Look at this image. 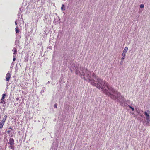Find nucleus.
I'll return each instance as SVG.
<instances>
[{
  "instance_id": "obj_13",
  "label": "nucleus",
  "mask_w": 150,
  "mask_h": 150,
  "mask_svg": "<svg viewBox=\"0 0 150 150\" xmlns=\"http://www.w3.org/2000/svg\"><path fill=\"white\" fill-rule=\"evenodd\" d=\"M140 7L141 8H143L144 7V6L143 4H141L140 5Z\"/></svg>"
},
{
  "instance_id": "obj_10",
  "label": "nucleus",
  "mask_w": 150,
  "mask_h": 150,
  "mask_svg": "<svg viewBox=\"0 0 150 150\" xmlns=\"http://www.w3.org/2000/svg\"><path fill=\"white\" fill-rule=\"evenodd\" d=\"M13 49L14 50L13 54L14 55H16V54H17V50H16V49L15 47H14L13 48Z\"/></svg>"
},
{
  "instance_id": "obj_3",
  "label": "nucleus",
  "mask_w": 150,
  "mask_h": 150,
  "mask_svg": "<svg viewBox=\"0 0 150 150\" xmlns=\"http://www.w3.org/2000/svg\"><path fill=\"white\" fill-rule=\"evenodd\" d=\"M81 75L85 76L86 78L85 77L83 78L85 80H86L88 79V81L91 83V82L93 81H94V79H96V76L93 73H91L86 69H84L82 73L81 74Z\"/></svg>"
},
{
  "instance_id": "obj_17",
  "label": "nucleus",
  "mask_w": 150,
  "mask_h": 150,
  "mask_svg": "<svg viewBox=\"0 0 150 150\" xmlns=\"http://www.w3.org/2000/svg\"><path fill=\"white\" fill-rule=\"evenodd\" d=\"M13 145H11L10 146H9V148L13 149Z\"/></svg>"
},
{
  "instance_id": "obj_6",
  "label": "nucleus",
  "mask_w": 150,
  "mask_h": 150,
  "mask_svg": "<svg viewBox=\"0 0 150 150\" xmlns=\"http://www.w3.org/2000/svg\"><path fill=\"white\" fill-rule=\"evenodd\" d=\"M11 76V74L8 73L6 74V80L7 81H9Z\"/></svg>"
},
{
  "instance_id": "obj_12",
  "label": "nucleus",
  "mask_w": 150,
  "mask_h": 150,
  "mask_svg": "<svg viewBox=\"0 0 150 150\" xmlns=\"http://www.w3.org/2000/svg\"><path fill=\"white\" fill-rule=\"evenodd\" d=\"M15 29L16 33H18L19 32V30L17 28H16Z\"/></svg>"
},
{
  "instance_id": "obj_14",
  "label": "nucleus",
  "mask_w": 150,
  "mask_h": 150,
  "mask_svg": "<svg viewBox=\"0 0 150 150\" xmlns=\"http://www.w3.org/2000/svg\"><path fill=\"white\" fill-rule=\"evenodd\" d=\"M64 6V4H62V7L61 8V9L62 10H65V8H63V7Z\"/></svg>"
},
{
  "instance_id": "obj_2",
  "label": "nucleus",
  "mask_w": 150,
  "mask_h": 150,
  "mask_svg": "<svg viewBox=\"0 0 150 150\" xmlns=\"http://www.w3.org/2000/svg\"><path fill=\"white\" fill-rule=\"evenodd\" d=\"M91 84L99 89H101L104 93L107 90V86H110L105 82L103 81L101 79L97 77L96 79H94V81L91 82Z\"/></svg>"
},
{
  "instance_id": "obj_9",
  "label": "nucleus",
  "mask_w": 150,
  "mask_h": 150,
  "mask_svg": "<svg viewBox=\"0 0 150 150\" xmlns=\"http://www.w3.org/2000/svg\"><path fill=\"white\" fill-rule=\"evenodd\" d=\"M128 48L127 47H125L123 53L126 54L128 50Z\"/></svg>"
},
{
  "instance_id": "obj_19",
  "label": "nucleus",
  "mask_w": 150,
  "mask_h": 150,
  "mask_svg": "<svg viewBox=\"0 0 150 150\" xmlns=\"http://www.w3.org/2000/svg\"><path fill=\"white\" fill-rule=\"evenodd\" d=\"M15 24L16 25H17V22L16 21H15Z\"/></svg>"
},
{
  "instance_id": "obj_8",
  "label": "nucleus",
  "mask_w": 150,
  "mask_h": 150,
  "mask_svg": "<svg viewBox=\"0 0 150 150\" xmlns=\"http://www.w3.org/2000/svg\"><path fill=\"white\" fill-rule=\"evenodd\" d=\"M126 54H125V53H122V60L123 61H121V63L122 62H123V60H124V59H125V57L126 56Z\"/></svg>"
},
{
  "instance_id": "obj_7",
  "label": "nucleus",
  "mask_w": 150,
  "mask_h": 150,
  "mask_svg": "<svg viewBox=\"0 0 150 150\" xmlns=\"http://www.w3.org/2000/svg\"><path fill=\"white\" fill-rule=\"evenodd\" d=\"M11 145H13L14 144V140L12 138H10L9 139V142H8Z\"/></svg>"
},
{
  "instance_id": "obj_22",
  "label": "nucleus",
  "mask_w": 150,
  "mask_h": 150,
  "mask_svg": "<svg viewBox=\"0 0 150 150\" xmlns=\"http://www.w3.org/2000/svg\"><path fill=\"white\" fill-rule=\"evenodd\" d=\"M9 132V131L8 130V132Z\"/></svg>"
},
{
  "instance_id": "obj_20",
  "label": "nucleus",
  "mask_w": 150,
  "mask_h": 150,
  "mask_svg": "<svg viewBox=\"0 0 150 150\" xmlns=\"http://www.w3.org/2000/svg\"><path fill=\"white\" fill-rule=\"evenodd\" d=\"M9 129H12V128H9Z\"/></svg>"
},
{
  "instance_id": "obj_15",
  "label": "nucleus",
  "mask_w": 150,
  "mask_h": 150,
  "mask_svg": "<svg viewBox=\"0 0 150 150\" xmlns=\"http://www.w3.org/2000/svg\"><path fill=\"white\" fill-rule=\"evenodd\" d=\"M129 106L132 110L133 111L134 110V108L131 106L130 105Z\"/></svg>"
},
{
  "instance_id": "obj_11",
  "label": "nucleus",
  "mask_w": 150,
  "mask_h": 150,
  "mask_svg": "<svg viewBox=\"0 0 150 150\" xmlns=\"http://www.w3.org/2000/svg\"><path fill=\"white\" fill-rule=\"evenodd\" d=\"M6 96V95L5 94H3V95H2V98L1 99V100H2L3 99H4V97L5 96Z\"/></svg>"
},
{
  "instance_id": "obj_16",
  "label": "nucleus",
  "mask_w": 150,
  "mask_h": 150,
  "mask_svg": "<svg viewBox=\"0 0 150 150\" xmlns=\"http://www.w3.org/2000/svg\"><path fill=\"white\" fill-rule=\"evenodd\" d=\"M15 57H16V56H15V55H14L13 56V61H15L16 60V58H15Z\"/></svg>"
},
{
  "instance_id": "obj_18",
  "label": "nucleus",
  "mask_w": 150,
  "mask_h": 150,
  "mask_svg": "<svg viewBox=\"0 0 150 150\" xmlns=\"http://www.w3.org/2000/svg\"><path fill=\"white\" fill-rule=\"evenodd\" d=\"M57 104H55L54 105V107L57 108Z\"/></svg>"
},
{
  "instance_id": "obj_23",
  "label": "nucleus",
  "mask_w": 150,
  "mask_h": 150,
  "mask_svg": "<svg viewBox=\"0 0 150 150\" xmlns=\"http://www.w3.org/2000/svg\"><path fill=\"white\" fill-rule=\"evenodd\" d=\"M18 99V98H17V100Z\"/></svg>"
},
{
  "instance_id": "obj_5",
  "label": "nucleus",
  "mask_w": 150,
  "mask_h": 150,
  "mask_svg": "<svg viewBox=\"0 0 150 150\" xmlns=\"http://www.w3.org/2000/svg\"><path fill=\"white\" fill-rule=\"evenodd\" d=\"M7 115H6L4 116L3 120L1 121L0 122V128L1 129L3 127V125H4L5 121L6 119Z\"/></svg>"
},
{
  "instance_id": "obj_4",
  "label": "nucleus",
  "mask_w": 150,
  "mask_h": 150,
  "mask_svg": "<svg viewBox=\"0 0 150 150\" xmlns=\"http://www.w3.org/2000/svg\"><path fill=\"white\" fill-rule=\"evenodd\" d=\"M150 111L149 110L146 111L144 112V114L146 117V118L147 120L146 125H149L150 122Z\"/></svg>"
},
{
  "instance_id": "obj_1",
  "label": "nucleus",
  "mask_w": 150,
  "mask_h": 150,
  "mask_svg": "<svg viewBox=\"0 0 150 150\" xmlns=\"http://www.w3.org/2000/svg\"><path fill=\"white\" fill-rule=\"evenodd\" d=\"M107 86V90L105 93L111 98L120 102L121 101L124 102V97L121 95L120 93L111 86Z\"/></svg>"
},
{
  "instance_id": "obj_21",
  "label": "nucleus",
  "mask_w": 150,
  "mask_h": 150,
  "mask_svg": "<svg viewBox=\"0 0 150 150\" xmlns=\"http://www.w3.org/2000/svg\"><path fill=\"white\" fill-rule=\"evenodd\" d=\"M76 74H78V72H76Z\"/></svg>"
}]
</instances>
